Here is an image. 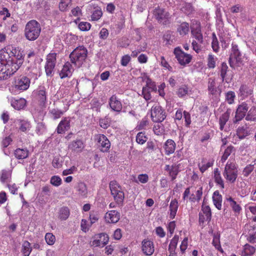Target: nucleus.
Masks as SVG:
<instances>
[{
    "mask_svg": "<svg viewBox=\"0 0 256 256\" xmlns=\"http://www.w3.org/2000/svg\"><path fill=\"white\" fill-rule=\"evenodd\" d=\"M153 131L157 136H161L164 132L163 126L162 124H154L153 128Z\"/></svg>",
    "mask_w": 256,
    "mask_h": 256,
    "instance_id": "680f3d73",
    "label": "nucleus"
},
{
    "mask_svg": "<svg viewBox=\"0 0 256 256\" xmlns=\"http://www.w3.org/2000/svg\"><path fill=\"white\" fill-rule=\"evenodd\" d=\"M70 120L69 118L64 117L58 124L56 132L58 134H63L70 128Z\"/></svg>",
    "mask_w": 256,
    "mask_h": 256,
    "instance_id": "6ab92c4d",
    "label": "nucleus"
},
{
    "mask_svg": "<svg viewBox=\"0 0 256 256\" xmlns=\"http://www.w3.org/2000/svg\"><path fill=\"white\" fill-rule=\"evenodd\" d=\"M248 109V104L246 102H242L240 104L238 105L236 112L235 117L234 120V123L236 124L242 120L245 116Z\"/></svg>",
    "mask_w": 256,
    "mask_h": 256,
    "instance_id": "4468645a",
    "label": "nucleus"
},
{
    "mask_svg": "<svg viewBox=\"0 0 256 256\" xmlns=\"http://www.w3.org/2000/svg\"><path fill=\"white\" fill-rule=\"evenodd\" d=\"M45 240L48 244L52 246L55 243L56 237L52 233L48 232L46 234Z\"/></svg>",
    "mask_w": 256,
    "mask_h": 256,
    "instance_id": "4d7b16f0",
    "label": "nucleus"
},
{
    "mask_svg": "<svg viewBox=\"0 0 256 256\" xmlns=\"http://www.w3.org/2000/svg\"><path fill=\"white\" fill-rule=\"evenodd\" d=\"M59 75L62 79L70 77L72 75V64L70 62H68L64 64Z\"/></svg>",
    "mask_w": 256,
    "mask_h": 256,
    "instance_id": "b1692460",
    "label": "nucleus"
},
{
    "mask_svg": "<svg viewBox=\"0 0 256 256\" xmlns=\"http://www.w3.org/2000/svg\"><path fill=\"white\" fill-rule=\"evenodd\" d=\"M214 180L217 185H218L222 189L224 188V181L222 178L218 168H216L214 170Z\"/></svg>",
    "mask_w": 256,
    "mask_h": 256,
    "instance_id": "58836bf2",
    "label": "nucleus"
},
{
    "mask_svg": "<svg viewBox=\"0 0 256 256\" xmlns=\"http://www.w3.org/2000/svg\"><path fill=\"white\" fill-rule=\"evenodd\" d=\"M230 114V110H228L222 114L219 118L220 129L222 130L226 122L228 120Z\"/></svg>",
    "mask_w": 256,
    "mask_h": 256,
    "instance_id": "e433bc0d",
    "label": "nucleus"
},
{
    "mask_svg": "<svg viewBox=\"0 0 256 256\" xmlns=\"http://www.w3.org/2000/svg\"><path fill=\"white\" fill-rule=\"evenodd\" d=\"M165 154L169 156L174 152L176 148L175 142L171 139H168L164 144Z\"/></svg>",
    "mask_w": 256,
    "mask_h": 256,
    "instance_id": "393cba45",
    "label": "nucleus"
},
{
    "mask_svg": "<svg viewBox=\"0 0 256 256\" xmlns=\"http://www.w3.org/2000/svg\"><path fill=\"white\" fill-rule=\"evenodd\" d=\"M68 150L74 153L81 152L84 148V142L81 140H76L72 141L68 146Z\"/></svg>",
    "mask_w": 256,
    "mask_h": 256,
    "instance_id": "a211bd4d",
    "label": "nucleus"
},
{
    "mask_svg": "<svg viewBox=\"0 0 256 256\" xmlns=\"http://www.w3.org/2000/svg\"><path fill=\"white\" fill-rule=\"evenodd\" d=\"M214 165V160H208L206 158H202L201 162H198V166L200 172L203 174L210 168Z\"/></svg>",
    "mask_w": 256,
    "mask_h": 256,
    "instance_id": "4be33fe9",
    "label": "nucleus"
},
{
    "mask_svg": "<svg viewBox=\"0 0 256 256\" xmlns=\"http://www.w3.org/2000/svg\"><path fill=\"white\" fill-rule=\"evenodd\" d=\"M91 28L90 23L86 22H82L78 24V28L82 31H88Z\"/></svg>",
    "mask_w": 256,
    "mask_h": 256,
    "instance_id": "69168bd1",
    "label": "nucleus"
},
{
    "mask_svg": "<svg viewBox=\"0 0 256 256\" xmlns=\"http://www.w3.org/2000/svg\"><path fill=\"white\" fill-rule=\"evenodd\" d=\"M28 156V151L26 148H17V158L23 160Z\"/></svg>",
    "mask_w": 256,
    "mask_h": 256,
    "instance_id": "864d4df0",
    "label": "nucleus"
},
{
    "mask_svg": "<svg viewBox=\"0 0 256 256\" xmlns=\"http://www.w3.org/2000/svg\"><path fill=\"white\" fill-rule=\"evenodd\" d=\"M76 190L78 194L82 197L86 198L88 194V189L86 184L82 182L78 183L76 186Z\"/></svg>",
    "mask_w": 256,
    "mask_h": 256,
    "instance_id": "a19ab883",
    "label": "nucleus"
},
{
    "mask_svg": "<svg viewBox=\"0 0 256 256\" xmlns=\"http://www.w3.org/2000/svg\"><path fill=\"white\" fill-rule=\"evenodd\" d=\"M228 68V66L226 62H224L222 64L220 68V76L222 82L225 80Z\"/></svg>",
    "mask_w": 256,
    "mask_h": 256,
    "instance_id": "6e6d98bb",
    "label": "nucleus"
},
{
    "mask_svg": "<svg viewBox=\"0 0 256 256\" xmlns=\"http://www.w3.org/2000/svg\"><path fill=\"white\" fill-rule=\"evenodd\" d=\"M103 12L100 7L98 6H94L93 10L92 12L91 20L98 21L102 16Z\"/></svg>",
    "mask_w": 256,
    "mask_h": 256,
    "instance_id": "c9c22d12",
    "label": "nucleus"
},
{
    "mask_svg": "<svg viewBox=\"0 0 256 256\" xmlns=\"http://www.w3.org/2000/svg\"><path fill=\"white\" fill-rule=\"evenodd\" d=\"M174 54L178 63L182 66L188 64L192 60V56L185 53L180 47H176L174 49Z\"/></svg>",
    "mask_w": 256,
    "mask_h": 256,
    "instance_id": "9d476101",
    "label": "nucleus"
},
{
    "mask_svg": "<svg viewBox=\"0 0 256 256\" xmlns=\"http://www.w3.org/2000/svg\"><path fill=\"white\" fill-rule=\"evenodd\" d=\"M240 96L242 98H246L252 94L253 90L250 86L246 84H242L240 86Z\"/></svg>",
    "mask_w": 256,
    "mask_h": 256,
    "instance_id": "f704fd0d",
    "label": "nucleus"
},
{
    "mask_svg": "<svg viewBox=\"0 0 256 256\" xmlns=\"http://www.w3.org/2000/svg\"><path fill=\"white\" fill-rule=\"evenodd\" d=\"M109 238L105 233H100L96 234L92 242V246H95L104 247L108 242Z\"/></svg>",
    "mask_w": 256,
    "mask_h": 256,
    "instance_id": "ddd939ff",
    "label": "nucleus"
},
{
    "mask_svg": "<svg viewBox=\"0 0 256 256\" xmlns=\"http://www.w3.org/2000/svg\"><path fill=\"white\" fill-rule=\"evenodd\" d=\"M98 140V146L100 151L107 152L110 147V142L107 137L104 134H100L96 136Z\"/></svg>",
    "mask_w": 256,
    "mask_h": 256,
    "instance_id": "2eb2a0df",
    "label": "nucleus"
},
{
    "mask_svg": "<svg viewBox=\"0 0 256 256\" xmlns=\"http://www.w3.org/2000/svg\"><path fill=\"white\" fill-rule=\"evenodd\" d=\"M179 240V236L178 235H174L173 238L170 240V244L168 246V250L169 252L168 256H176V250L177 247V244Z\"/></svg>",
    "mask_w": 256,
    "mask_h": 256,
    "instance_id": "a878e982",
    "label": "nucleus"
},
{
    "mask_svg": "<svg viewBox=\"0 0 256 256\" xmlns=\"http://www.w3.org/2000/svg\"><path fill=\"white\" fill-rule=\"evenodd\" d=\"M256 250V247L246 244L244 246L241 256H252L255 253Z\"/></svg>",
    "mask_w": 256,
    "mask_h": 256,
    "instance_id": "4c0bfd02",
    "label": "nucleus"
},
{
    "mask_svg": "<svg viewBox=\"0 0 256 256\" xmlns=\"http://www.w3.org/2000/svg\"><path fill=\"white\" fill-rule=\"evenodd\" d=\"M72 5V0H60L58 9L61 12H66L68 10Z\"/></svg>",
    "mask_w": 256,
    "mask_h": 256,
    "instance_id": "ea45409f",
    "label": "nucleus"
},
{
    "mask_svg": "<svg viewBox=\"0 0 256 256\" xmlns=\"http://www.w3.org/2000/svg\"><path fill=\"white\" fill-rule=\"evenodd\" d=\"M154 16L158 22H162L163 20H168L169 14L164 9L158 8L154 11Z\"/></svg>",
    "mask_w": 256,
    "mask_h": 256,
    "instance_id": "c85d7f7f",
    "label": "nucleus"
},
{
    "mask_svg": "<svg viewBox=\"0 0 256 256\" xmlns=\"http://www.w3.org/2000/svg\"><path fill=\"white\" fill-rule=\"evenodd\" d=\"M11 176V172L10 170H2L0 176V180L4 182H6Z\"/></svg>",
    "mask_w": 256,
    "mask_h": 256,
    "instance_id": "338daca9",
    "label": "nucleus"
},
{
    "mask_svg": "<svg viewBox=\"0 0 256 256\" xmlns=\"http://www.w3.org/2000/svg\"><path fill=\"white\" fill-rule=\"evenodd\" d=\"M235 97V94L232 91H229L226 94V100L230 104L234 103Z\"/></svg>",
    "mask_w": 256,
    "mask_h": 256,
    "instance_id": "0e129e2a",
    "label": "nucleus"
},
{
    "mask_svg": "<svg viewBox=\"0 0 256 256\" xmlns=\"http://www.w3.org/2000/svg\"><path fill=\"white\" fill-rule=\"evenodd\" d=\"M256 108H251L248 112L246 116V120H247L254 121L256 120Z\"/></svg>",
    "mask_w": 256,
    "mask_h": 256,
    "instance_id": "13d9d810",
    "label": "nucleus"
},
{
    "mask_svg": "<svg viewBox=\"0 0 256 256\" xmlns=\"http://www.w3.org/2000/svg\"><path fill=\"white\" fill-rule=\"evenodd\" d=\"M212 211L210 206L202 204L201 212L198 214L200 224H203L205 222H209L212 219Z\"/></svg>",
    "mask_w": 256,
    "mask_h": 256,
    "instance_id": "f8f14e48",
    "label": "nucleus"
},
{
    "mask_svg": "<svg viewBox=\"0 0 256 256\" xmlns=\"http://www.w3.org/2000/svg\"><path fill=\"white\" fill-rule=\"evenodd\" d=\"M88 50L84 46L75 48L70 54V62L78 68L80 67L86 62L88 56Z\"/></svg>",
    "mask_w": 256,
    "mask_h": 256,
    "instance_id": "7ed1b4c3",
    "label": "nucleus"
},
{
    "mask_svg": "<svg viewBox=\"0 0 256 256\" xmlns=\"http://www.w3.org/2000/svg\"><path fill=\"white\" fill-rule=\"evenodd\" d=\"M191 92L192 90L188 85L182 84L178 88L176 91V94L178 97L183 98Z\"/></svg>",
    "mask_w": 256,
    "mask_h": 256,
    "instance_id": "cd10ccee",
    "label": "nucleus"
},
{
    "mask_svg": "<svg viewBox=\"0 0 256 256\" xmlns=\"http://www.w3.org/2000/svg\"><path fill=\"white\" fill-rule=\"evenodd\" d=\"M234 151V147L230 145L228 146L224 150L223 155L222 156L220 162L224 164L230 154Z\"/></svg>",
    "mask_w": 256,
    "mask_h": 256,
    "instance_id": "a18cd8bd",
    "label": "nucleus"
},
{
    "mask_svg": "<svg viewBox=\"0 0 256 256\" xmlns=\"http://www.w3.org/2000/svg\"><path fill=\"white\" fill-rule=\"evenodd\" d=\"M148 138L146 136L145 132H139L136 136V142L140 144H144L147 140Z\"/></svg>",
    "mask_w": 256,
    "mask_h": 256,
    "instance_id": "603ef678",
    "label": "nucleus"
},
{
    "mask_svg": "<svg viewBox=\"0 0 256 256\" xmlns=\"http://www.w3.org/2000/svg\"><path fill=\"white\" fill-rule=\"evenodd\" d=\"M32 247L30 244L28 242L25 241L23 244L22 249V252L24 256H29L32 252Z\"/></svg>",
    "mask_w": 256,
    "mask_h": 256,
    "instance_id": "de8ad7c7",
    "label": "nucleus"
},
{
    "mask_svg": "<svg viewBox=\"0 0 256 256\" xmlns=\"http://www.w3.org/2000/svg\"><path fill=\"white\" fill-rule=\"evenodd\" d=\"M222 174L228 182L234 183L238 176V170L236 164L228 160L225 166Z\"/></svg>",
    "mask_w": 256,
    "mask_h": 256,
    "instance_id": "423d86ee",
    "label": "nucleus"
},
{
    "mask_svg": "<svg viewBox=\"0 0 256 256\" xmlns=\"http://www.w3.org/2000/svg\"><path fill=\"white\" fill-rule=\"evenodd\" d=\"M150 122L146 117H144L138 124L136 129L137 130H146L149 126Z\"/></svg>",
    "mask_w": 256,
    "mask_h": 256,
    "instance_id": "79ce46f5",
    "label": "nucleus"
},
{
    "mask_svg": "<svg viewBox=\"0 0 256 256\" xmlns=\"http://www.w3.org/2000/svg\"><path fill=\"white\" fill-rule=\"evenodd\" d=\"M217 58L212 54L208 55L207 59V66L209 68H214L216 67V61Z\"/></svg>",
    "mask_w": 256,
    "mask_h": 256,
    "instance_id": "3c124183",
    "label": "nucleus"
},
{
    "mask_svg": "<svg viewBox=\"0 0 256 256\" xmlns=\"http://www.w3.org/2000/svg\"><path fill=\"white\" fill-rule=\"evenodd\" d=\"M109 186L111 194L116 202L118 204H122L124 198V194L121 186L116 181L113 180L110 182Z\"/></svg>",
    "mask_w": 256,
    "mask_h": 256,
    "instance_id": "0eeeda50",
    "label": "nucleus"
},
{
    "mask_svg": "<svg viewBox=\"0 0 256 256\" xmlns=\"http://www.w3.org/2000/svg\"><path fill=\"white\" fill-rule=\"evenodd\" d=\"M226 201L228 202L230 206L232 208L236 216L239 214L242 210L240 206L232 197L226 198Z\"/></svg>",
    "mask_w": 256,
    "mask_h": 256,
    "instance_id": "72a5a7b5",
    "label": "nucleus"
},
{
    "mask_svg": "<svg viewBox=\"0 0 256 256\" xmlns=\"http://www.w3.org/2000/svg\"><path fill=\"white\" fill-rule=\"evenodd\" d=\"M190 28V26L189 24L184 22L180 23V24L178 26L176 30L180 36H184L188 34Z\"/></svg>",
    "mask_w": 256,
    "mask_h": 256,
    "instance_id": "2f4dec72",
    "label": "nucleus"
},
{
    "mask_svg": "<svg viewBox=\"0 0 256 256\" xmlns=\"http://www.w3.org/2000/svg\"><path fill=\"white\" fill-rule=\"evenodd\" d=\"M178 206V202L176 198L171 200L169 206V217L170 219L172 220L175 218Z\"/></svg>",
    "mask_w": 256,
    "mask_h": 256,
    "instance_id": "bb28decb",
    "label": "nucleus"
},
{
    "mask_svg": "<svg viewBox=\"0 0 256 256\" xmlns=\"http://www.w3.org/2000/svg\"><path fill=\"white\" fill-rule=\"evenodd\" d=\"M65 111L58 108H52L49 111V114L54 120L60 118L64 113Z\"/></svg>",
    "mask_w": 256,
    "mask_h": 256,
    "instance_id": "c03bdc74",
    "label": "nucleus"
},
{
    "mask_svg": "<svg viewBox=\"0 0 256 256\" xmlns=\"http://www.w3.org/2000/svg\"><path fill=\"white\" fill-rule=\"evenodd\" d=\"M4 50H0V78L7 79L16 72V48L10 44Z\"/></svg>",
    "mask_w": 256,
    "mask_h": 256,
    "instance_id": "f257e3e1",
    "label": "nucleus"
},
{
    "mask_svg": "<svg viewBox=\"0 0 256 256\" xmlns=\"http://www.w3.org/2000/svg\"><path fill=\"white\" fill-rule=\"evenodd\" d=\"M212 201L214 206L219 210L222 208V196L218 190H216L212 195Z\"/></svg>",
    "mask_w": 256,
    "mask_h": 256,
    "instance_id": "473e14b6",
    "label": "nucleus"
},
{
    "mask_svg": "<svg viewBox=\"0 0 256 256\" xmlns=\"http://www.w3.org/2000/svg\"><path fill=\"white\" fill-rule=\"evenodd\" d=\"M57 54L55 52L50 53L46 56L44 69L46 75L52 76L56 62Z\"/></svg>",
    "mask_w": 256,
    "mask_h": 256,
    "instance_id": "1a4fd4ad",
    "label": "nucleus"
},
{
    "mask_svg": "<svg viewBox=\"0 0 256 256\" xmlns=\"http://www.w3.org/2000/svg\"><path fill=\"white\" fill-rule=\"evenodd\" d=\"M212 48L214 52L218 53L220 50L219 42L214 32L212 34Z\"/></svg>",
    "mask_w": 256,
    "mask_h": 256,
    "instance_id": "37998d69",
    "label": "nucleus"
},
{
    "mask_svg": "<svg viewBox=\"0 0 256 256\" xmlns=\"http://www.w3.org/2000/svg\"><path fill=\"white\" fill-rule=\"evenodd\" d=\"M212 244L215 247V248L221 253L224 252V250L221 247L219 238L214 236L212 242Z\"/></svg>",
    "mask_w": 256,
    "mask_h": 256,
    "instance_id": "e2e57ef3",
    "label": "nucleus"
},
{
    "mask_svg": "<svg viewBox=\"0 0 256 256\" xmlns=\"http://www.w3.org/2000/svg\"><path fill=\"white\" fill-rule=\"evenodd\" d=\"M190 30L192 36L195 39L192 44V49L198 54L201 50L202 44L204 42L200 22L196 20H193L190 25Z\"/></svg>",
    "mask_w": 256,
    "mask_h": 256,
    "instance_id": "f03ea898",
    "label": "nucleus"
},
{
    "mask_svg": "<svg viewBox=\"0 0 256 256\" xmlns=\"http://www.w3.org/2000/svg\"><path fill=\"white\" fill-rule=\"evenodd\" d=\"M150 116L153 122L160 123L165 120L166 115L164 110L159 104H155L151 108Z\"/></svg>",
    "mask_w": 256,
    "mask_h": 256,
    "instance_id": "6e6552de",
    "label": "nucleus"
},
{
    "mask_svg": "<svg viewBox=\"0 0 256 256\" xmlns=\"http://www.w3.org/2000/svg\"><path fill=\"white\" fill-rule=\"evenodd\" d=\"M70 215V210L68 206L61 207L58 212V218L60 220H66Z\"/></svg>",
    "mask_w": 256,
    "mask_h": 256,
    "instance_id": "c756f323",
    "label": "nucleus"
},
{
    "mask_svg": "<svg viewBox=\"0 0 256 256\" xmlns=\"http://www.w3.org/2000/svg\"><path fill=\"white\" fill-rule=\"evenodd\" d=\"M142 81L145 82L146 83V86L144 87L150 88V90H157L155 82H152L148 76H144L142 77Z\"/></svg>",
    "mask_w": 256,
    "mask_h": 256,
    "instance_id": "49530a36",
    "label": "nucleus"
},
{
    "mask_svg": "<svg viewBox=\"0 0 256 256\" xmlns=\"http://www.w3.org/2000/svg\"><path fill=\"white\" fill-rule=\"evenodd\" d=\"M247 130L244 126L239 127L236 130V135L240 139H243L248 135Z\"/></svg>",
    "mask_w": 256,
    "mask_h": 256,
    "instance_id": "5fc2aeb1",
    "label": "nucleus"
},
{
    "mask_svg": "<svg viewBox=\"0 0 256 256\" xmlns=\"http://www.w3.org/2000/svg\"><path fill=\"white\" fill-rule=\"evenodd\" d=\"M182 10L186 14L189 15L192 12L194 8L191 4L185 3L182 8Z\"/></svg>",
    "mask_w": 256,
    "mask_h": 256,
    "instance_id": "bf43d9fd",
    "label": "nucleus"
},
{
    "mask_svg": "<svg viewBox=\"0 0 256 256\" xmlns=\"http://www.w3.org/2000/svg\"><path fill=\"white\" fill-rule=\"evenodd\" d=\"M36 96L40 104L45 106L47 101L46 88L44 86H40L37 90Z\"/></svg>",
    "mask_w": 256,
    "mask_h": 256,
    "instance_id": "aec40b11",
    "label": "nucleus"
},
{
    "mask_svg": "<svg viewBox=\"0 0 256 256\" xmlns=\"http://www.w3.org/2000/svg\"><path fill=\"white\" fill-rule=\"evenodd\" d=\"M142 250L145 255L152 256L154 252V242L148 238L144 239L142 242Z\"/></svg>",
    "mask_w": 256,
    "mask_h": 256,
    "instance_id": "dca6fc26",
    "label": "nucleus"
},
{
    "mask_svg": "<svg viewBox=\"0 0 256 256\" xmlns=\"http://www.w3.org/2000/svg\"><path fill=\"white\" fill-rule=\"evenodd\" d=\"M90 226L86 220L82 219L80 224V229L83 232H86L89 230Z\"/></svg>",
    "mask_w": 256,
    "mask_h": 256,
    "instance_id": "774afa93",
    "label": "nucleus"
},
{
    "mask_svg": "<svg viewBox=\"0 0 256 256\" xmlns=\"http://www.w3.org/2000/svg\"><path fill=\"white\" fill-rule=\"evenodd\" d=\"M18 130L24 133L28 132L32 128V124L30 121L28 120H19L18 122Z\"/></svg>",
    "mask_w": 256,
    "mask_h": 256,
    "instance_id": "7c9ffc66",
    "label": "nucleus"
},
{
    "mask_svg": "<svg viewBox=\"0 0 256 256\" xmlns=\"http://www.w3.org/2000/svg\"><path fill=\"white\" fill-rule=\"evenodd\" d=\"M120 213L115 210H109L106 212L104 216V219L107 223L116 224L120 219Z\"/></svg>",
    "mask_w": 256,
    "mask_h": 256,
    "instance_id": "f3484780",
    "label": "nucleus"
},
{
    "mask_svg": "<svg viewBox=\"0 0 256 256\" xmlns=\"http://www.w3.org/2000/svg\"><path fill=\"white\" fill-rule=\"evenodd\" d=\"M40 32V24L36 20H31L26 25L24 36L27 40H34L39 36Z\"/></svg>",
    "mask_w": 256,
    "mask_h": 256,
    "instance_id": "39448f33",
    "label": "nucleus"
},
{
    "mask_svg": "<svg viewBox=\"0 0 256 256\" xmlns=\"http://www.w3.org/2000/svg\"><path fill=\"white\" fill-rule=\"evenodd\" d=\"M156 90H150V88L143 87L142 90V96L143 98L148 101L152 98L151 92H156Z\"/></svg>",
    "mask_w": 256,
    "mask_h": 256,
    "instance_id": "8fccbe9b",
    "label": "nucleus"
},
{
    "mask_svg": "<svg viewBox=\"0 0 256 256\" xmlns=\"http://www.w3.org/2000/svg\"><path fill=\"white\" fill-rule=\"evenodd\" d=\"M30 79L26 76H23L18 80L17 88L22 90H26L30 87Z\"/></svg>",
    "mask_w": 256,
    "mask_h": 256,
    "instance_id": "5701e85b",
    "label": "nucleus"
},
{
    "mask_svg": "<svg viewBox=\"0 0 256 256\" xmlns=\"http://www.w3.org/2000/svg\"><path fill=\"white\" fill-rule=\"evenodd\" d=\"M164 170L168 172L169 176L172 181L174 180L179 172V167L178 165L172 164V166L166 164L165 166Z\"/></svg>",
    "mask_w": 256,
    "mask_h": 256,
    "instance_id": "412c9836",
    "label": "nucleus"
},
{
    "mask_svg": "<svg viewBox=\"0 0 256 256\" xmlns=\"http://www.w3.org/2000/svg\"><path fill=\"white\" fill-rule=\"evenodd\" d=\"M228 64L232 69L240 66L242 64V56L238 45L234 42L232 44L230 50Z\"/></svg>",
    "mask_w": 256,
    "mask_h": 256,
    "instance_id": "20e7f679",
    "label": "nucleus"
},
{
    "mask_svg": "<svg viewBox=\"0 0 256 256\" xmlns=\"http://www.w3.org/2000/svg\"><path fill=\"white\" fill-rule=\"evenodd\" d=\"M50 183L54 186H58L62 184V180L59 176H54L51 178Z\"/></svg>",
    "mask_w": 256,
    "mask_h": 256,
    "instance_id": "052dcab7",
    "label": "nucleus"
},
{
    "mask_svg": "<svg viewBox=\"0 0 256 256\" xmlns=\"http://www.w3.org/2000/svg\"><path fill=\"white\" fill-rule=\"evenodd\" d=\"M108 105L112 111L120 113L122 109V101L116 94L108 99Z\"/></svg>",
    "mask_w": 256,
    "mask_h": 256,
    "instance_id": "9b49d317",
    "label": "nucleus"
},
{
    "mask_svg": "<svg viewBox=\"0 0 256 256\" xmlns=\"http://www.w3.org/2000/svg\"><path fill=\"white\" fill-rule=\"evenodd\" d=\"M208 88L210 94L213 95L216 93L217 90L214 79L212 78H208Z\"/></svg>",
    "mask_w": 256,
    "mask_h": 256,
    "instance_id": "09e8293b",
    "label": "nucleus"
}]
</instances>
